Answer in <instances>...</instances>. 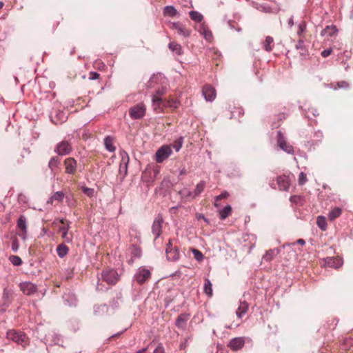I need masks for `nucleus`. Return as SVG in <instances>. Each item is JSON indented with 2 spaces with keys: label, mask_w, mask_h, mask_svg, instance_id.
I'll list each match as a JSON object with an SVG mask.
<instances>
[{
  "label": "nucleus",
  "mask_w": 353,
  "mask_h": 353,
  "mask_svg": "<svg viewBox=\"0 0 353 353\" xmlns=\"http://www.w3.org/2000/svg\"><path fill=\"white\" fill-rule=\"evenodd\" d=\"M62 225L58 226L59 232L61 233V238L66 243H70L72 240V236L68 235V230L70 229V221L65 219H56L52 222V225L57 227L58 223Z\"/></svg>",
  "instance_id": "f257e3e1"
},
{
  "label": "nucleus",
  "mask_w": 353,
  "mask_h": 353,
  "mask_svg": "<svg viewBox=\"0 0 353 353\" xmlns=\"http://www.w3.org/2000/svg\"><path fill=\"white\" fill-rule=\"evenodd\" d=\"M60 163V159L58 157H52L48 163L49 168L53 171L55 168H58Z\"/></svg>",
  "instance_id": "72a5a7b5"
},
{
  "label": "nucleus",
  "mask_w": 353,
  "mask_h": 353,
  "mask_svg": "<svg viewBox=\"0 0 353 353\" xmlns=\"http://www.w3.org/2000/svg\"><path fill=\"white\" fill-rule=\"evenodd\" d=\"M102 279L110 285H115L119 281V275L114 270H103L101 274Z\"/></svg>",
  "instance_id": "423d86ee"
},
{
  "label": "nucleus",
  "mask_w": 353,
  "mask_h": 353,
  "mask_svg": "<svg viewBox=\"0 0 353 353\" xmlns=\"http://www.w3.org/2000/svg\"><path fill=\"white\" fill-rule=\"evenodd\" d=\"M296 242L300 245H304L305 243V241L302 239H299Z\"/></svg>",
  "instance_id": "6e6d98bb"
},
{
  "label": "nucleus",
  "mask_w": 353,
  "mask_h": 353,
  "mask_svg": "<svg viewBox=\"0 0 353 353\" xmlns=\"http://www.w3.org/2000/svg\"><path fill=\"white\" fill-rule=\"evenodd\" d=\"M170 28L174 30L179 35L184 37H188L191 34V30L180 22L172 23L170 25Z\"/></svg>",
  "instance_id": "9d476101"
},
{
  "label": "nucleus",
  "mask_w": 353,
  "mask_h": 353,
  "mask_svg": "<svg viewBox=\"0 0 353 353\" xmlns=\"http://www.w3.org/2000/svg\"><path fill=\"white\" fill-rule=\"evenodd\" d=\"M65 172L68 174L74 175L77 170V161L73 157L66 158L63 161Z\"/></svg>",
  "instance_id": "1a4fd4ad"
},
{
  "label": "nucleus",
  "mask_w": 353,
  "mask_h": 353,
  "mask_svg": "<svg viewBox=\"0 0 353 353\" xmlns=\"http://www.w3.org/2000/svg\"><path fill=\"white\" fill-rule=\"evenodd\" d=\"M100 77V74L98 72H90L89 73V79L90 80H95L98 79Z\"/></svg>",
  "instance_id": "09e8293b"
},
{
  "label": "nucleus",
  "mask_w": 353,
  "mask_h": 353,
  "mask_svg": "<svg viewBox=\"0 0 353 353\" xmlns=\"http://www.w3.org/2000/svg\"><path fill=\"white\" fill-rule=\"evenodd\" d=\"M133 249L134 251V254L137 256H140V250L135 247H134Z\"/></svg>",
  "instance_id": "5fc2aeb1"
},
{
  "label": "nucleus",
  "mask_w": 353,
  "mask_h": 353,
  "mask_svg": "<svg viewBox=\"0 0 353 353\" xmlns=\"http://www.w3.org/2000/svg\"><path fill=\"white\" fill-rule=\"evenodd\" d=\"M68 248L64 244H60L57 248V252L59 257L63 258L67 255L68 252Z\"/></svg>",
  "instance_id": "c85d7f7f"
},
{
  "label": "nucleus",
  "mask_w": 353,
  "mask_h": 353,
  "mask_svg": "<svg viewBox=\"0 0 353 353\" xmlns=\"http://www.w3.org/2000/svg\"><path fill=\"white\" fill-rule=\"evenodd\" d=\"M151 276L150 270L145 268H140L135 275L134 278L139 284H143L147 281Z\"/></svg>",
  "instance_id": "4468645a"
},
{
  "label": "nucleus",
  "mask_w": 353,
  "mask_h": 353,
  "mask_svg": "<svg viewBox=\"0 0 353 353\" xmlns=\"http://www.w3.org/2000/svg\"><path fill=\"white\" fill-rule=\"evenodd\" d=\"M278 145L281 149L289 154L292 153L294 151L293 147L286 143V141L284 140L283 134L281 132H278Z\"/></svg>",
  "instance_id": "2eb2a0df"
},
{
  "label": "nucleus",
  "mask_w": 353,
  "mask_h": 353,
  "mask_svg": "<svg viewBox=\"0 0 353 353\" xmlns=\"http://www.w3.org/2000/svg\"><path fill=\"white\" fill-rule=\"evenodd\" d=\"M19 287L20 290L27 296H31L37 292V286L31 282H22L19 283Z\"/></svg>",
  "instance_id": "9b49d317"
},
{
  "label": "nucleus",
  "mask_w": 353,
  "mask_h": 353,
  "mask_svg": "<svg viewBox=\"0 0 353 353\" xmlns=\"http://www.w3.org/2000/svg\"><path fill=\"white\" fill-rule=\"evenodd\" d=\"M331 53H332V50L331 49H327V50H324L321 52V55H322L323 57H327L329 55H330Z\"/></svg>",
  "instance_id": "3c124183"
},
{
  "label": "nucleus",
  "mask_w": 353,
  "mask_h": 353,
  "mask_svg": "<svg viewBox=\"0 0 353 353\" xmlns=\"http://www.w3.org/2000/svg\"><path fill=\"white\" fill-rule=\"evenodd\" d=\"M83 192L85 194H86L87 196L91 197L93 196V194H94V189L92 188H87V187H84L83 188Z\"/></svg>",
  "instance_id": "a18cd8bd"
},
{
  "label": "nucleus",
  "mask_w": 353,
  "mask_h": 353,
  "mask_svg": "<svg viewBox=\"0 0 353 353\" xmlns=\"http://www.w3.org/2000/svg\"><path fill=\"white\" fill-rule=\"evenodd\" d=\"M172 153L171 145H163L161 146L155 153V161L161 163L166 160Z\"/></svg>",
  "instance_id": "7ed1b4c3"
},
{
  "label": "nucleus",
  "mask_w": 353,
  "mask_h": 353,
  "mask_svg": "<svg viewBox=\"0 0 353 353\" xmlns=\"http://www.w3.org/2000/svg\"><path fill=\"white\" fill-rule=\"evenodd\" d=\"M338 85L340 88L348 87V83L345 81H342L341 83H339Z\"/></svg>",
  "instance_id": "864d4df0"
},
{
  "label": "nucleus",
  "mask_w": 353,
  "mask_h": 353,
  "mask_svg": "<svg viewBox=\"0 0 353 353\" xmlns=\"http://www.w3.org/2000/svg\"><path fill=\"white\" fill-rule=\"evenodd\" d=\"M189 15L192 20L196 22H201L203 19V15L197 11H190Z\"/></svg>",
  "instance_id": "58836bf2"
},
{
  "label": "nucleus",
  "mask_w": 353,
  "mask_h": 353,
  "mask_svg": "<svg viewBox=\"0 0 353 353\" xmlns=\"http://www.w3.org/2000/svg\"><path fill=\"white\" fill-rule=\"evenodd\" d=\"M158 79V76H157V77H153L150 80V84H152V83H154V82L156 81V79Z\"/></svg>",
  "instance_id": "4d7b16f0"
},
{
  "label": "nucleus",
  "mask_w": 353,
  "mask_h": 353,
  "mask_svg": "<svg viewBox=\"0 0 353 353\" xmlns=\"http://www.w3.org/2000/svg\"><path fill=\"white\" fill-rule=\"evenodd\" d=\"M72 150V145L68 141H61L54 148V152L61 156L69 154Z\"/></svg>",
  "instance_id": "0eeeda50"
},
{
  "label": "nucleus",
  "mask_w": 353,
  "mask_h": 353,
  "mask_svg": "<svg viewBox=\"0 0 353 353\" xmlns=\"http://www.w3.org/2000/svg\"><path fill=\"white\" fill-rule=\"evenodd\" d=\"M165 92L164 89L162 90H158L156 92V94L153 95L152 97V103L153 105L154 106V109H156L157 107L159 108L160 106V103L161 102V99L160 96H161Z\"/></svg>",
  "instance_id": "412c9836"
},
{
  "label": "nucleus",
  "mask_w": 353,
  "mask_h": 353,
  "mask_svg": "<svg viewBox=\"0 0 353 353\" xmlns=\"http://www.w3.org/2000/svg\"><path fill=\"white\" fill-rule=\"evenodd\" d=\"M104 145L105 148L110 152H114L115 147L114 146V141L111 137H107L104 139Z\"/></svg>",
  "instance_id": "cd10ccee"
},
{
  "label": "nucleus",
  "mask_w": 353,
  "mask_h": 353,
  "mask_svg": "<svg viewBox=\"0 0 353 353\" xmlns=\"http://www.w3.org/2000/svg\"><path fill=\"white\" fill-rule=\"evenodd\" d=\"M276 181L280 190L288 191L292 181L290 176L285 174L279 176Z\"/></svg>",
  "instance_id": "ddd939ff"
},
{
  "label": "nucleus",
  "mask_w": 353,
  "mask_h": 353,
  "mask_svg": "<svg viewBox=\"0 0 353 353\" xmlns=\"http://www.w3.org/2000/svg\"><path fill=\"white\" fill-rule=\"evenodd\" d=\"M342 213V210L340 208H334L328 214V219L330 221H334L339 217Z\"/></svg>",
  "instance_id": "a878e982"
},
{
  "label": "nucleus",
  "mask_w": 353,
  "mask_h": 353,
  "mask_svg": "<svg viewBox=\"0 0 353 353\" xmlns=\"http://www.w3.org/2000/svg\"><path fill=\"white\" fill-rule=\"evenodd\" d=\"M6 335L8 339L21 345L23 347H26L29 344L28 337L21 331L10 330L7 332Z\"/></svg>",
  "instance_id": "f03ea898"
},
{
  "label": "nucleus",
  "mask_w": 353,
  "mask_h": 353,
  "mask_svg": "<svg viewBox=\"0 0 353 353\" xmlns=\"http://www.w3.org/2000/svg\"><path fill=\"white\" fill-rule=\"evenodd\" d=\"M288 27L289 28H292L294 25V19H293V17L291 16L290 17H289V19H288Z\"/></svg>",
  "instance_id": "603ef678"
},
{
  "label": "nucleus",
  "mask_w": 353,
  "mask_h": 353,
  "mask_svg": "<svg viewBox=\"0 0 353 353\" xmlns=\"http://www.w3.org/2000/svg\"><path fill=\"white\" fill-rule=\"evenodd\" d=\"M163 14L165 16L173 17L177 14V11L173 6H168L164 8Z\"/></svg>",
  "instance_id": "e433bc0d"
},
{
  "label": "nucleus",
  "mask_w": 353,
  "mask_h": 353,
  "mask_svg": "<svg viewBox=\"0 0 353 353\" xmlns=\"http://www.w3.org/2000/svg\"><path fill=\"white\" fill-rule=\"evenodd\" d=\"M203 94L207 101H212L216 97V90L212 86L205 85L203 88Z\"/></svg>",
  "instance_id": "f3484780"
},
{
  "label": "nucleus",
  "mask_w": 353,
  "mask_h": 353,
  "mask_svg": "<svg viewBox=\"0 0 353 353\" xmlns=\"http://www.w3.org/2000/svg\"><path fill=\"white\" fill-rule=\"evenodd\" d=\"M183 143V137H180L178 139H176L173 142L172 144L170 145L171 149L174 148L176 150V152H179L181 150V148H182Z\"/></svg>",
  "instance_id": "473e14b6"
},
{
  "label": "nucleus",
  "mask_w": 353,
  "mask_h": 353,
  "mask_svg": "<svg viewBox=\"0 0 353 353\" xmlns=\"http://www.w3.org/2000/svg\"><path fill=\"white\" fill-rule=\"evenodd\" d=\"M189 319V315L185 314H180L176 320V326L180 329H184L186 325V322Z\"/></svg>",
  "instance_id": "aec40b11"
},
{
  "label": "nucleus",
  "mask_w": 353,
  "mask_h": 353,
  "mask_svg": "<svg viewBox=\"0 0 353 353\" xmlns=\"http://www.w3.org/2000/svg\"><path fill=\"white\" fill-rule=\"evenodd\" d=\"M146 112V106L143 103H139L129 109V115L132 119L143 118Z\"/></svg>",
  "instance_id": "39448f33"
},
{
  "label": "nucleus",
  "mask_w": 353,
  "mask_h": 353,
  "mask_svg": "<svg viewBox=\"0 0 353 353\" xmlns=\"http://www.w3.org/2000/svg\"><path fill=\"white\" fill-rule=\"evenodd\" d=\"M229 196V193L227 191L223 192L221 194L214 198V206L218 208L219 206V201L221 199H226Z\"/></svg>",
  "instance_id": "a19ab883"
},
{
  "label": "nucleus",
  "mask_w": 353,
  "mask_h": 353,
  "mask_svg": "<svg viewBox=\"0 0 353 353\" xmlns=\"http://www.w3.org/2000/svg\"><path fill=\"white\" fill-rule=\"evenodd\" d=\"M248 310V305L245 302L241 303L240 305L239 306L237 310H236V315L241 318L243 315H244Z\"/></svg>",
  "instance_id": "c756f323"
},
{
  "label": "nucleus",
  "mask_w": 353,
  "mask_h": 353,
  "mask_svg": "<svg viewBox=\"0 0 353 353\" xmlns=\"http://www.w3.org/2000/svg\"><path fill=\"white\" fill-rule=\"evenodd\" d=\"M65 197V194L62 191L54 192L48 201V203L54 204L59 203L63 201Z\"/></svg>",
  "instance_id": "a211bd4d"
},
{
  "label": "nucleus",
  "mask_w": 353,
  "mask_h": 353,
  "mask_svg": "<svg viewBox=\"0 0 353 353\" xmlns=\"http://www.w3.org/2000/svg\"><path fill=\"white\" fill-rule=\"evenodd\" d=\"M274 47V39L272 37L268 36L266 37L265 41L263 43V48L265 50L270 52L272 50Z\"/></svg>",
  "instance_id": "bb28decb"
},
{
  "label": "nucleus",
  "mask_w": 353,
  "mask_h": 353,
  "mask_svg": "<svg viewBox=\"0 0 353 353\" xmlns=\"http://www.w3.org/2000/svg\"><path fill=\"white\" fill-rule=\"evenodd\" d=\"M205 181H200L196 186V188L194 191V196H198L205 189Z\"/></svg>",
  "instance_id": "ea45409f"
},
{
  "label": "nucleus",
  "mask_w": 353,
  "mask_h": 353,
  "mask_svg": "<svg viewBox=\"0 0 353 353\" xmlns=\"http://www.w3.org/2000/svg\"><path fill=\"white\" fill-rule=\"evenodd\" d=\"M163 223V219L161 215H158L154 221H153L152 225V233L155 235V238H158L161 234V228L162 225Z\"/></svg>",
  "instance_id": "f8f14e48"
},
{
  "label": "nucleus",
  "mask_w": 353,
  "mask_h": 353,
  "mask_svg": "<svg viewBox=\"0 0 353 353\" xmlns=\"http://www.w3.org/2000/svg\"><path fill=\"white\" fill-rule=\"evenodd\" d=\"M316 224L323 231L327 229L326 219L323 216H319L317 217Z\"/></svg>",
  "instance_id": "c9c22d12"
},
{
  "label": "nucleus",
  "mask_w": 353,
  "mask_h": 353,
  "mask_svg": "<svg viewBox=\"0 0 353 353\" xmlns=\"http://www.w3.org/2000/svg\"><path fill=\"white\" fill-rule=\"evenodd\" d=\"M193 253L194 254V258L197 261H201L203 259V256L202 253L200 251H199L198 250H193Z\"/></svg>",
  "instance_id": "de8ad7c7"
},
{
  "label": "nucleus",
  "mask_w": 353,
  "mask_h": 353,
  "mask_svg": "<svg viewBox=\"0 0 353 353\" xmlns=\"http://www.w3.org/2000/svg\"><path fill=\"white\" fill-rule=\"evenodd\" d=\"M296 48L299 50V53L301 57H305L307 54V50L305 48L303 41L300 38L296 44Z\"/></svg>",
  "instance_id": "b1692460"
},
{
  "label": "nucleus",
  "mask_w": 353,
  "mask_h": 353,
  "mask_svg": "<svg viewBox=\"0 0 353 353\" xmlns=\"http://www.w3.org/2000/svg\"><path fill=\"white\" fill-rule=\"evenodd\" d=\"M337 32V29L334 26H327L321 32V34H328L329 36H333Z\"/></svg>",
  "instance_id": "f704fd0d"
},
{
  "label": "nucleus",
  "mask_w": 353,
  "mask_h": 353,
  "mask_svg": "<svg viewBox=\"0 0 353 353\" xmlns=\"http://www.w3.org/2000/svg\"><path fill=\"white\" fill-rule=\"evenodd\" d=\"M154 353H165V349L162 344H159L157 347L154 350Z\"/></svg>",
  "instance_id": "8fccbe9b"
},
{
  "label": "nucleus",
  "mask_w": 353,
  "mask_h": 353,
  "mask_svg": "<svg viewBox=\"0 0 353 353\" xmlns=\"http://www.w3.org/2000/svg\"><path fill=\"white\" fill-rule=\"evenodd\" d=\"M3 303L2 307L0 308V312H5L6 308L9 306V305L10 303L9 292L6 290L3 291Z\"/></svg>",
  "instance_id": "5701e85b"
},
{
  "label": "nucleus",
  "mask_w": 353,
  "mask_h": 353,
  "mask_svg": "<svg viewBox=\"0 0 353 353\" xmlns=\"http://www.w3.org/2000/svg\"><path fill=\"white\" fill-rule=\"evenodd\" d=\"M17 234L22 240H26L28 235V224L27 218L24 215H21L17 220Z\"/></svg>",
  "instance_id": "20e7f679"
},
{
  "label": "nucleus",
  "mask_w": 353,
  "mask_h": 353,
  "mask_svg": "<svg viewBox=\"0 0 353 353\" xmlns=\"http://www.w3.org/2000/svg\"><path fill=\"white\" fill-rule=\"evenodd\" d=\"M232 214V208L230 205L225 206L223 210L219 211L220 219H225Z\"/></svg>",
  "instance_id": "7c9ffc66"
},
{
  "label": "nucleus",
  "mask_w": 353,
  "mask_h": 353,
  "mask_svg": "<svg viewBox=\"0 0 353 353\" xmlns=\"http://www.w3.org/2000/svg\"><path fill=\"white\" fill-rule=\"evenodd\" d=\"M9 259H10V262L14 265H16V266H19L23 263L21 259L18 256H15V255L10 256Z\"/></svg>",
  "instance_id": "79ce46f5"
},
{
  "label": "nucleus",
  "mask_w": 353,
  "mask_h": 353,
  "mask_svg": "<svg viewBox=\"0 0 353 353\" xmlns=\"http://www.w3.org/2000/svg\"><path fill=\"white\" fill-rule=\"evenodd\" d=\"M326 263L329 267L339 268L342 265V261L340 258H328Z\"/></svg>",
  "instance_id": "4be33fe9"
},
{
  "label": "nucleus",
  "mask_w": 353,
  "mask_h": 353,
  "mask_svg": "<svg viewBox=\"0 0 353 353\" xmlns=\"http://www.w3.org/2000/svg\"><path fill=\"white\" fill-rule=\"evenodd\" d=\"M3 6V2L0 1V9H1Z\"/></svg>",
  "instance_id": "13d9d810"
},
{
  "label": "nucleus",
  "mask_w": 353,
  "mask_h": 353,
  "mask_svg": "<svg viewBox=\"0 0 353 353\" xmlns=\"http://www.w3.org/2000/svg\"><path fill=\"white\" fill-rule=\"evenodd\" d=\"M245 344V339L243 337H236L232 339L229 344L228 347L233 351H236L241 350Z\"/></svg>",
  "instance_id": "dca6fc26"
},
{
  "label": "nucleus",
  "mask_w": 353,
  "mask_h": 353,
  "mask_svg": "<svg viewBox=\"0 0 353 353\" xmlns=\"http://www.w3.org/2000/svg\"><path fill=\"white\" fill-rule=\"evenodd\" d=\"M168 47L171 51L177 55H181L183 53L181 45L176 42H170Z\"/></svg>",
  "instance_id": "393cba45"
},
{
  "label": "nucleus",
  "mask_w": 353,
  "mask_h": 353,
  "mask_svg": "<svg viewBox=\"0 0 353 353\" xmlns=\"http://www.w3.org/2000/svg\"><path fill=\"white\" fill-rule=\"evenodd\" d=\"M279 252L280 250L278 248L268 250L263 256V260L267 262H270L276 256L279 254Z\"/></svg>",
  "instance_id": "6ab92c4d"
},
{
  "label": "nucleus",
  "mask_w": 353,
  "mask_h": 353,
  "mask_svg": "<svg viewBox=\"0 0 353 353\" xmlns=\"http://www.w3.org/2000/svg\"><path fill=\"white\" fill-rule=\"evenodd\" d=\"M200 32L201 34H203L204 36L205 39L207 41H210L212 39V32L210 30H208V28H206L205 27H204V26L201 27L200 29Z\"/></svg>",
  "instance_id": "4c0bfd02"
},
{
  "label": "nucleus",
  "mask_w": 353,
  "mask_h": 353,
  "mask_svg": "<svg viewBox=\"0 0 353 353\" xmlns=\"http://www.w3.org/2000/svg\"><path fill=\"white\" fill-rule=\"evenodd\" d=\"M306 28V23L305 21H301V23L299 25V30L297 32V34L300 36V38L301 37L302 33L305 30Z\"/></svg>",
  "instance_id": "37998d69"
},
{
  "label": "nucleus",
  "mask_w": 353,
  "mask_h": 353,
  "mask_svg": "<svg viewBox=\"0 0 353 353\" xmlns=\"http://www.w3.org/2000/svg\"><path fill=\"white\" fill-rule=\"evenodd\" d=\"M200 218H202V219H205L204 216H203V215H201V214H200V215H199V219H200Z\"/></svg>",
  "instance_id": "bf43d9fd"
},
{
  "label": "nucleus",
  "mask_w": 353,
  "mask_h": 353,
  "mask_svg": "<svg viewBox=\"0 0 353 353\" xmlns=\"http://www.w3.org/2000/svg\"><path fill=\"white\" fill-rule=\"evenodd\" d=\"M166 256L170 261H176L179 258V252L176 246H174L171 240H169L165 249Z\"/></svg>",
  "instance_id": "6e6552de"
},
{
  "label": "nucleus",
  "mask_w": 353,
  "mask_h": 353,
  "mask_svg": "<svg viewBox=\"0 0 353 353\" xmlns=\"http://www.w3.org/2000/svg\"><path fill=\"white\" fill-rule=\"evenodd\" d=\"M204 292L208 296H212V285L210 281L208 279H205L204 286H203Z\"/></svg>",
  "instance_id": "2f4dec72"
},
{
  "label": "nucleus",
  "mask_w": 353,
  "mask_h": 353,
  "mask_svg": "<svg viewBox=\"0 0 353 353\" xmlns=\"http://www.w3.org/2000/svg\"><path fill=\"white\" fill-rule=\"evenodd\" d=\"M19 248V243L17 239L15 237L12 242V250L14 252H17Z\"/></svg>",
  "instance_id": "49530a36"
},
{
  "label": "nucleus",
  "mask_w": 353,
  "mask_h": 353,
  "mask_svg": "<svg viewBox=\"0 0 353 353\" xmlns=\"http://www.w3.org/2000/svg\"><path fill=\"white\" fill-rule=\"evenodd\" d=\"M307 181L306 174L303 172H301L299 176V184L303 185Z\"/></svg>",
  "instance_id": "c03bdc74"
}]
</instances>
